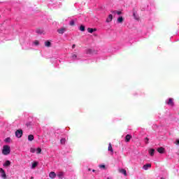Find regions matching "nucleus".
Here are the masks:
<instances>
[{"label":"nucleus","mask_w":179,"mask_h":179,"mask_svg":"<svg viewBox=\"0 0 179 179\" xmlns=\"http://www.w3.org/2000/svg\"><path fill=\"white\" fill-rule=\"evenodd\" d=\"M57 177H58L59 178H64V172H59V173H57Z\"/></svg>","instance_id":"ddd939ff"},{"label":"nucleus","mask_w":179,"mask_h":179,"mask_svg":"<svg viewBox=\"0 0 179 179\" xmlns=\"http://www.w3.org/2000/svg\"><path fill=\"white\" fill-rule=\"evenodd\" d=\"M157 152H158L159 153H161V154L164 153V148H163V147L158 148L157 149Z\"/></svg>","instance_id":"1a4fd4ad"},{"label":"nucleus","mask_w":179,"mask_h":179,"mask_svg":"<svg viewBox=\"0 0 179 179\" xmlns=\"http://www.w3.org/2000/svg\"><path fill=\"white\" fill-rule=\"evenodd\" d=\"M70 26H75V22L73 20L70 22Z\"/></svg>","instance_id":"bb28decb"},{"label":"nucleus","mask_w":179,"mask_h":179,"mask_svg":"<svg viewBox=\"0 0 179 179\" xmlns=\"http://www.w3.org/2000/svg\"><path fill=\"white\" fill-rule=\"evenodd\" d=\"M66 142V138H62L60 140L61 145H65Z\"/></svg>","instance_id":"6ab92c4d"},{"label":"nucleus","mask_w":179,"mask_h":179,"mask_svg":"<svg viewBox=\"0 0 179 179\" xmlns=\"http://www.w3.org/2000/svg\"><path fill=\"white\" fill-rule=\"evenodd\" d=\"M34 43L35 44V45H38V41H35Z\"/></svg>","instance_id":"c756f323"},{"label":"nucleus","mask_w":179,"mask_h":179,"mask_svg":"<svg viewBox=\"0 0 179 179\" xmlns=\"http://www.w3.org/2000/svg\"><path fill=\"white\" fill-rule=\"evenodd\" d=\"M76 47V45H75V44H73V45H72V48L73 49V48H75Z\"/></svg>","instance_id":"473e14b6"},{"label":"nucleus","mask_w":179,"mask_h":179,"mask_svg":"<svg viewBox=\"0 0 179 179\" xmlns=\"http://www.w3.org/2000/svg\"><path fill=\"white\" fill-rule=\"evenodd\" d=\"M45 47H48V48L51 47V42H50L48 41H45Z\"/></svg>","instance_id":"2eb2a0df"},{"label":"nucleus","mask_w":179,"mask_h":179,"mask_svg":"<svg viewBox=\"0 0 179 179\" xmlns=\"http://www.w3.org/2000/svg\"><path fill=\"white\" fill-rule=\"evenodd\" d=\"M96 29H93V28H88L87 29V31L88 33H93V31H96Z\"/></svg>","instance_id":"f3484780"},{"label":"nucleus","mask_w":179,"mask_h":179,"mask_svg":"<svg viewBox=\"0 0 179 179\" xmlns=\"http://www.w3.org/2000/svg\"><path fill=\"white\" fill-rule=\"evenodd\" d=\"M15 136L17 138H20L21 136H23V130L18 129L15 131Z\"/></svg>","instance_id":"f03ea898"},{"label":"nucleus","mask_w":179,"mask_h":179,"mask_svg":"<svg viewBox=\"0 0 179 179\" xmlns=\"http://www.w3.org/2000/svg\"><path fill=\"white\" fill-rule=\"evenodd\" d=\"M40 153H41V149L40 148H38L36 149V154L40 155Z\"/></svg>","instance_id":"4be33fe9"},{"label":"nucleus","mask_w":179,"mask_h":179,"mask_svg":"<svg viewBox=\"0 0 179 179\" xmlns=\"http://www.w3.org/2000/svg\"><path fill=\"white\" fill-rule=\"evenodd\" d=\"M71 58L73 59H76V58H78V56L76 55H72Z\"/></svg>","instance_id":"a878e982"},{"label":"nucleus","mask_w":179,"mask_h":179,"mask_svg":"<svg viewBox=\"0 0 179 179\" xmlns=\"http://www.w3.org/2000/svg\"><path fill=\"white\" fill-rule=\"evenodd\" d=\"M161 179H164V178H161Z\"/></svg>","instance_id":"4c0bfd02"},{"label":"nucleus","mask_w":179,"mask_h":179,"mask_svg":"<svg viewBox=\"0 0 179 179\" xmlns=\"http://www.w3.org/2000/svg\"><path fill=\"white\" fill-rule=\"evenodd\" d=\"M2 153L5 156H7V155H9L10 153V147L9 145H3Z\"/></svg>","instance_id":"f257e3e1"},{"label":"nucleus","mask_w":179,"mask_h":179,"mask_svg":"<svg viewBox=\"0 0 179 179\" xmlns=\"http://www.w3.org/2000/svg\"><path fill=\"white\" fill-rule=\"evenodd\" d=\"M111 13L115 14V13H117V10L111 11Z\"/></svg>","instance_id":"2f4dec72"},{"label":"nucleus","mask_w":179,"mask_h":179,"mask_svg":"<svg viewBox=\"0 0 179 179\" xmlns=\"http://www.w3.org/2000/svg\"><path fill=\"white\" fill-rule=\"evenodd\" d=\"M31 179H34V177H31Z\"/></svg>","instance_id":"e433bc0d"},{"label":"nucleus","mask_w":179,"mask_h":179,"mask_svg":"<svg viewBox=\"0 0 179 179\" xmlns=\"http://www.w3.org/2000/svg\"><path fill=\"white\" fill-rule=\"evenodd\" d=\"M31 153H35L36 152V148H30Z\"/></svg>","instance_id":"393cba45"},{"label":"nucleus","mask_w":179,"mask_h":179,"mask_svg":"<svg viewBox=\"0 0 179 179\" xmlns=\"http://www.w3.org/2000/svg\"><path fill=\"white\" fill-rule=\"evenodd\" d=\"M66 30V29L65 28H60L59 29L57 30V33H59V34H64Z\"/></svg>","instance_id":"39448f33"},{"label":"nucleus","mask_w":179,"mask_h":179,"mask_svg":"<svg viewBox=\"0 0 179 179\" xmlns=\"http://www.w3.org/2000/svg\"><path fill=\"white\" fill-rule=\"evenodd\" d=\"M100 169H106V165H100Z\"/></svg>","instance_id":"c85d7f7f"},{"label":"nucleus","mask_w":179,"mask_h":179,"mask_svg":"<svg viewBox=\"0 0 179 179\" xmlns=\"http://www.w3.org/2000/svg\"><path fill=\"white\" fill-rule=\"evenodd\" d=\"M117 15H121V13H122L121 11H117Z\"/></svg>","instance_id":"7c9ffc66"},{"label":"nucleus","mask_w":179,"mask_h":179,"mask_svg":"<svg viewBox=\"0 0 179 179\" xmlns=\"http://www.w3.org/2000/svg\"><path fill=\"white\" fill-rule=\"evenodd\" d=\"M92 171H93V173H94V171H96V170L93 169Z\"/></svg>","instance_id":"c9c22d12"},{"label":"nucleus","mask_w":179,"mask_h":179,"mask_svg":"<svg viewBox=\"0 0 179 179\" xmlns=\"http://www.w3.org/2000/svg\"><path fill=\"white\" fill-rule=\"evenodd\" d=\"M117 22L118 23H122V22H124V18L122 17H119L117 18Z\"/></svg>","instance_id":"a211bd4d"},{"label":"nucleus","mask_w":179,"mask_h":179,"mask_svg":"<svg viewBox=\"0 0 179 179\" xmlns=\"http://www.w3.org/2000/svg\"><path fill=\"white\" fill-rule=\"evenodd\" d=\"M133 15H134V16H135V13H134Z\"/></svg>","instance_id":"58836bf2"},{"label":"nucleus","mask_w":179,"mask_h":179,"mask_svg":"<svg viewBox=\"0 0 179 179\" xmlns=\"http://www.w3.org/2000/svg\"><path fill=\"white\" fill-rule=\"evenodd\" d=\"M113 20V15H109L108 17L106 19L107 23H110Z\"/></svg>","instance_id":"9b49d317"},{"label":"nucleus","mask_w":179,"mask_h":179,"mask_svg":"<svg viewBox=\"0 0 179 179\" xmlns=\"http://www.w3.org/2000/svg\"><path fill=\"white\" fill-rule=\"evenodd\" d=\"M80 31H85V26L84 25H80Z\"/></svg>","instance_id":"5701e85b"},{"label":"nucleus","mask_w":179,"mask_h":179,"mask_svg":"<svg viewBox=\"0 0 179 179\" xmlns=\"http://www.w3.org/2000/svg\"><path fill=\"white\" fill-rule=\"evenodd\" d=\"M120 173H121L122 174H124V176H127V170H125V169H120Z\"/></svg>","instance_id":"dca6fc26"},{"label":"nucleus","mask_w":179,"mask_h":179,"mask_svg":"<svg viewBox=\"0 0 179 179\" xmlns=\"http://www.w3.org/2000/svg\"><path fill=\"white\" fill-rule=\"evenodd\" d=\"M150 167H152V164H147L143 166V169L144 170H148V169H150Z\"/></svg>","instance_id":"6e6552de"},{"label":"nucleus","mask_w":179,"mask_h":179,"mask_svg":"<svg viewBox=\"0 0 179 179\" xmlns=\"http://www.w3.org/2000/svg\"><path fill=\"white\" fill-rule=\"evenodd\" d=\"M88 171H92V169H88Z\"/></svg>","instance_id":"f704fd0d"},{"label":"nucleus","mask_w":179,"mask_h":179,"mask_svg":"<svg viewBox=\"0 0 179 179\" xmlns=\"http://www.w3.org/2000/svg\"><path fill=\"white\" fill-rule=\"evenodd\" d=\"M4 141H5V142L9 143H10V138L8 137Z\"/></svg>","instance_id":"b1692460"},{"label":"nucleus","mask_w":179,"mask_h":179,"mask_svg":"<svg viewBox=\"0 0 179 179\" xmlns=\"http://www.w3.org/2000/svg\"><path fill=\"white\" fill-rule=\"evenodd\" d=\"M0 173L1 174V177L3 179H6V173H5V170H3V169L0 168Z\"/></svg>","instance_id":"7ed1b4c3"},{"label":"nucleus","mask_w":179,"mask_h":179,"mask_svg":"<svg viewBox=\"0 0 179 179\" xmlns=\"http://www.w3.org/2000/svg\"><path fill=\"white\" fill-rule=\"evenodd\" d=\"M108 150H109L112 155L114 153V150H113V145H111V143L108 144Z\"/></svg>","instance_id":"423d86ee"},{"label":"nucleus","mask_w":179,"mask_h":179,"mask_svg":"<svg viewBox=\"0 0 179 179\" xmlns=\"http://www.w3.org/2000/svg\"><path fill=\"white\" fill-rule=\"evenodd\" d=\"M10 166V161L7 160L6 162L3 164L4 167H9Z\"/></svg>","instance_id":"f8f14e48"},{"label":"nucleus","mask_w":179,"mask_h":179,"mask_svg":"<svg viewBox=\"0 0 179 179\" xmlns=\"http://www.w3.org/2000/svg\"><path fill=\"white\" fill-rule=\"evenodd\" d=\"M177 143L178 145H179V140H177Z\"/></svg>","instance_id":"72a5a7b5"},{"label":"nucleus","mask_w":179,"mask_h":179,"mask_svg":"<svg viewBox=\"0 0 179 179\" xmlns=\"http://www.w3.org/2000/svg\"><path fill=\"white\" fill-rule=\"evenodd\" d=\"M149 153H150V156H153L155 155V149H150L149 150Z\"/></svg>","instance_id":"aec40b11"},{"label":"nucleus","mask_w":179,"mask_h":179,"mask_svg":"<svg viewBox=\"0 0 179 179\" xmlns=\"http://www.w3.org/2000/svg\"><path fill=\"white\" fill-rule=\"evenodd\" d=\"M131 139H132V136L127 134L125 136V142H129V141H131Z\"/></svg>","instance_id":"0eeeda50"},{"label":"nucleus","mask_w":179,"mask_h":179,"mask_svg":"<svg viewBox=\"0 0 179 179\" xmlns=\"http://www.w3.org/2000/svg\"><path fill=\"white\" fill-rule=\"evenodd\" d=\"M168 106H171V107H173L174 106V101L172 98H170L167 102Z\"/></svg>","instance_id":"20e7f679"},{"label":"nucleus","mask_w":179,"mask_h":179,"mask_svg":"<svg viewBox=\"0 0 179 179\" xmlns=\"http://www.w3.org/2000/svg\"><path fill=\"white\" fill-rule=\"evenodd\" d=\"M37 164H38V163L37 162H34L32 164V169H36V167H37Z\"/></svg>","instance_id":"412c9836"},{"label":"nucleus","mask_w":179,"mask_h":179,"mask_svg":"<svg viewBox=\"0 0 179 179\" xmlns=\"http://www.w3.org/2000/svg\"><path fill=\"white\" fill-rule=\"evenodd\" d=\"M28 141H34V136H33L31 134L29 135L28 136Z\"/></svg>","instance_id":"4468645a"},{"label":"nucleus","mask_w":179,"mask_h":179,"mask_svg":"<svg viewBox=\"0 0 179 179\" xmlns=\"http://www.w3.org/2000/svg\"><path fill=\"white\" fill-rule=\"evenodd\" d=\"M49 177L50 178H55V177H57V173H55V172H50L49 174Z\"/></svg>","instance_id":"9d476101"},{"label":"nucleus","mask_w":179,"mask_h":179,"mask_svg":"<svg viewBox=\"0 0 179 179\" xmlns=\"http://www.w3.org/2000/svg\"><path fill=\"white\" fill-rule=\"evenodd\" d=\"M145 143H149V138L148 137L145 138Z\"/></svg>","instance_id":"cd10ccee"}]
</instances>
